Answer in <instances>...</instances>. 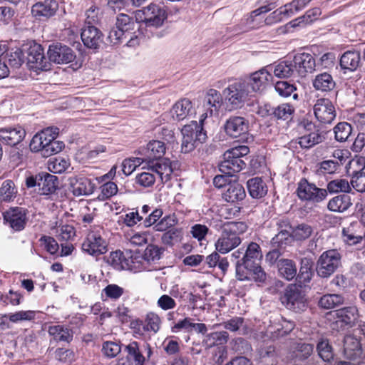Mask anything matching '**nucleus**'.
<instances>
[{"label":"nucleus","instance_id":"nucleus-25","mask_svg":"<svg viewBox=\"0 0 365 365\" xmlns=\"http://www.w3.org/2000/svg\"><path fill=\"white\" fill-rule=\"evenodd\" d=\"M336 322H340L341 327H352L359 317L358 308L356 306H349L339 309L335 312Z\"/></svg>","mask_w":365,"mask_h":365},{"label":"nucleus","instance_id":"nucleus-10","mask_svg":"<svg viewBox=\"0 0 365 365\" xmlns=\"http://www.w3.org/2000/svg\"><path fill=\"white\" fill-rule=\"evenodd\" d=\"M138 258L140 257L130 251L116 250L110 252L108 262L117 270H133L137 268L135 264L139 262Z\"/></svg>","mask_w":365,"mask_h":365},{"label":"nucleus","instance_id":"nucleus-48","mask_svg":"<svg viewBox=\"0 0 365 365\" xmlns=\"http://www.w3.org/2000/svg\"><path fill=\"white\" fill-rule=\"evenodd\" d=\"M269 115H274L277 119L287 120L294 112V107L289 103H282L267 110Z\"/></svg>","mask_w":365,"mask_h":365},{"label":"nucleus","instance_id":"nucleus-1","mask_svg":"<svg viewBox=\"0 0 365 365\" xmlns=\"http://www.w3.org/2000/svg\"><path fill=\"white\" fill-rule=\"evenodd\" d=\"M221 236L215 242L216 250L226 254L240 245V235L245 233L247 226L244 222H227L222 225Z\"/></svg>","mask_w":365,"mask_h":365},{"label":"nucleus","instance_id":"nucleus-17","mask_svg":"<svg viewBox=\"0 0 365 365\" xmlns=\"http://www.w3.org/2000/svg\"><path fill=\"white\" fill-rule=\"evenodd\" d=\"M249 122L242 116H230L224 125L226 134L232 138H238L247 134Z\"/></svg>","mask_w":365,"mask_h":365},{"label":"nucleus","instance_id":"nucleus-26","mask_svg":"<svg viewBox=\"0 0 365 365\" xmlns=\"http://www.w3.org/2000/svg\"><path fill=\"white\" fill-rule=\"evenodd\" d=\"M170 115L174 120L181 121L193 113L192 103L187 98L177 101L172 107Z\"/></svg>","mask_w":365,"mask_h":365},{"label":"nucleus","instance_id":"nucleus-61","mask_svg":"<svg viewBox=\"0 0 365 365\" xmlns=\"http://www.w3.org/2000/svg\"><path fill=\"white\" fill-rule=\"evenodd\" d=\"M9 320L12 323L21 321H31L35 318V312L31 310L19 311L15 313L8 314Z\"/></svg>","mask_w":365,"mask_h":365},{"label":"nucleus","instance_id":"nucleus-4","mask_svg":"<svg viewBox=\"0 0 365 365\" xmlns=\"http://www.w3.org/2000/svg\"><path fill=\"white\" fill-rule=\"evenodd\" d=\"M222 93L230 109H237L244 105L250 91L245 82L239 81L230 84Z\"/></svg>","mask_w":365,"mask_h":365},{"label":"nucleus","instance_id":"nucleus-2","mask_svg":"<svg viewBox=\"0 0 365 365\" xmlns=\"http://www.w3.org/2000/svg\"><path fill=\"white\" fill-rule=\"evenodd\" d=\"M182 135L181 150L182 153H187L192 151L199 145L205 142L207 134L203 128L198 125L195 120L185 125L181 129Z\"/></svg>","mask_w":365,"mask_h":365},{"label":"nucleus","instance_id":"nucleus-62","mask_svg":"<svg viewBox=\"0 0 365 365\" xmlns=\"http://www.w3.org/2000/svg\"><path fill=\"white\" fill-rule=\"evenodd\" d=\"M177 224V219L175 215H166L158 221L154 226V230L158 232L165 231Z\"/></svg>","mask_w":365,"mask_h":365},{"label":"nucleus","instance_id":"nucleus-21","mask_svg":"<svg viewBox=\"0 0 365 365\" xmlns=\"http://www.w3.org/2000/svg\"><path fill=\"white\" fill-rule=\"evenodd\" d=\"M25 135V130L19 125L0 129V140L11 146H14L21 143Z\"/></svg>","mask_w":365,"mask_h":365},{"label":"nucleus","instance_id":"nucleus-20","mask_svg":"<svg viewBox=\"0 0 365 365\" xmlns=\"http://www.w3.org/2000/svg\"><path fill=\"white\" fill-rule=\"evenodd\" d=\"M69 182L71 191L75 196L89 195L94 191V184L86 177H72Z\"/></svg>","mask_w":365,"mask_h":365},{"label":"nucleus","instance_id":"nucleus-46","mask_svg":"<svg viewBox=\"0 0 365 365\" xmlns=\"http://www.w3.org/2000/svg\"><path fill=\"white\" fill-rule=\"evenodd\" d=\"M340 168L336 161L326 160L317 164L315 172L318 175H333L339 173Z\"/></svg>","mask_w":365,"mask_h":365},{"label":"nucleus","instance_id":"nucleus-49","mask_svg":"<svg viewBox=\"0 0 365 365\" xmlns=\"http://www.w3.org/2000/svg\"><path fill=\"white\" fill-rule=\"evenodd\" d=\"M115 26L117 29L129 35L130 32L135 30L136 22L133 16L125 14H119L116 17Z\"/></svg>","mask_w":365,"mask_h":365},{"label":"nucleus","instance_id":"nucleus-53","mask_svg":"<svg viewBox=\"0 0 365 365\" xmlns=\"http://www.w3.org/2000/svg\"><path fill=\"white\" fill-rule=\"evenodd\" d=\"M317 350L319 357L324 361L329 362L334 359L333 349L327 339L319 341L317 346Z\"/></svg>","mask_w":365,"mask_h":365},{"label":"nucleus","instance_id":"nucleus-56","mask_svg":"<svg viewBox=\"0 0 365 365\" xmlns=\"http://www.w3.org/2000/svg\"><path fill=\"white\" fill-rule=\"evenodd\" d=\"M69 166V161L61 157L50 159L48 163V170L53 173H62L66 171Z\"/></svg>","mask_w":365,"mask_h":365},{"label":"nucleus","instance_id":"nucleus-23","mask_svg":"<svg viewBox=\"0 0 365 365\" xmlns=\"http://www.w3.org/2000/svg\"><path fill=\"white\" fill-rule=\"evenodd\" d=\"M81 37L83 44L92 49H97L102 41L101 32L93 25H86L82 29Z\"/></svg>","mask_w":365,"mask_h":365},{"label":"nucleus","instance_id":"nucleus-8","mask_svg":"<svg viewBox=\"0 0 365 365\" xmlns=\"http://www.w3.org/2000/svg\"><path fill=\"white\" fill-rule=\"evenodd\" d=\"M296 192L301 200L313 203H319L327 197L326 189L317 187L305 178L301 179L298 182Z\"/></svg>","mask_w":365,"mask_h":365},{"label":"nucleus","instance_id":"nucleus-40","mask_svg":"<svg viewBox=\"0 0 365 365\" xmlns=\"http://www.w3.org/2000/svg\"><path fill=\"white\" fill-rule=\"evenodd\" d=\"M165 145L160 140L150 141L145 148V155L149 161L159 160L165 153Z\"/></svg>","mask_w":365,"mask_h":365},{"label":"nucleus","instance_id":"nucleus-35","mask_svg":"<svg viewBox=\"0 0 365 365\" xmlns=\"http://www.w3.org/2000/svg\"><path fill=\"white\" fill-rule=\"evenodd\" d=\"M246 164L242 159L227 158L224 157V160L219 165L220 170L228 176H232L240 172Z\"/></svg>","mask_w":365,"mask_h":365},{"label":"nucleus","instance_id":"nucleus-38","mask_svg":"<svg viewBox=\"0 0 365 365\" xmlns=\"http://www.w3.org/2000/svg\"><path fill=\"white\" fill-rule=\"evenodd\" d=\"M274 0H265V1L268 3L267 5L262 6L250 13L249 17L247 19V24L250 28L255 29L260 26L263 19L262 14L267 13L275 8V6L272 2Z\"/></svg>","mask_w":365,"mask_h":365},{"label":"nucleus","instance_id":"nucleus-16","mask_svg":"<svg viewBox=\"0 0 365 365\" xmlns=\"http://www.w3.org/2000/svg\"><path fill=\"white\" fill-rule=\"evenodd\" d=\"M58 0H40L31 7L32 15L38 19H48L54 16L58 11Z\"/></svg>","mask_w":365,"mask_h":365},{"label":"nucleus","instance_id":"nucleus-28","mask_svg":"<svg viewBox=\"0 0 365 365\" xmlns=\"http://www.w3.org/2000/svg\"><path fill=\"white\" fill-rule=\"evenodd\" d=\"M222 197L225 201L235 203L243 200L246 197V192L240 183L233 181L227 185Z\"/></svg>","mask_w":365,"mask_h":365},{"label":"nucleus","instance_id":"nucleus-37","mask_svg":"<svg viewBox=\"0 0 365 365\" xmlns=\"http://www.w3.org/2000/svg\"><path fill=\"white\" fill-rule=\"evenodd\" d=\"M352 205L350 196L343 194L331 198L328 204L329 210L335 212H344Z\"/></svg>","mask_w":365,"mask_h":365},{"label":"nucleus","instance_id":"nucleus-31","mask_svg":"<svg viewBox=\"0 0 365 365\" xmlns=\"http://www.w3.org/2000/svg\"><path fill=\"white\" fill-rule=\"evenodd\" d=\"M222 104V98L220 92L213 88L208 90L203 108L209 110L210 116L218 113Z\"/></svg>","mask_w":365,"mask_h":365},{"label":"nucleus","instance_id":"nucleus-57","mask_svg":"<svg viewBox=\"0 0 365 365\" xmlns=\"http://www.w3.org/2000/svg\"><path fill=\"white\" fill-rule=\"evenodd\" d=\"M56 137H51L48 140V145L46 146L42 152L41 155L44 158H48L51 155H55L62 150L64 148V143L62 141L56 140Z\"/></svg>","mask_w":365,"mask_h":365},{"label":"nucleus","instance_id":"nucleus-45","mask_svg":"<svg viewBox=\"0 0 365 365\" xmlns=\"http://www.w3.org/2000/svg\"><path fill=\"white\" fill-rule=\"evenodd\" d=\"M344 302V299L341 294H328L320 298L318 305L322 309H331L343 304Z\"/></svg>","mask_w":365,"mask_h":365},{"label":"nucleus","instance_id":"nucleus-5","mask_svg":"<svg viewBox=\"0 0 365 365\" xmlns=\"http://www.w3.org/2000/svg\"><path fill=\"white\" fill-rule=\"evenodd\" d=\"M136 21L144 22L146 27L158 28L167 19V14L163 7L160 5L150 4L140 10L135 15Z\"/></svg>","mask_w":365,"mask_h":365},{"label":"nucleus","instance_id":"nucleus-64","mask_svg":"<svg viewBox=\"0 0 365 365\" xmlns=\"http://www.w3.org/2000/svg\"><path fill=\"white\" fill-rule=\"evenodd\" d=\"M128 34L120 29H117L116 26L111 29L108 35V41L113 45H117L127 39Z\"/></svg>","mask_w":365,"mask_h":365},{"label":"nucleus","instance_id":"nucleus-42","mask_svg":"<svg viewBox=\"0 0 365 365\" xmlns=\"http://www.w3.org/2000/svg\"><path fill=\"white\" fill-rule=\"evenodd\" d=\"M229 334L225 331H215L205 336L202 344L206 348L225 344L227 342Z\"/></svg>","mask_w":365,"mask_h":365},{"label":"nucleus","instance_id":"nucleus-54","mask_svg":"<svg viewBox=\"0 0 365 365\" xmlns=\"http://www.w3.org/2000/svg\"><path fill=\"white\" fill-rule=\"evenodd\" d=\"M293 15V9H288L286 4L280 7L279 9L274 11L265 19L266 24H272L281 21L284 16H289Z\"/></svg>","mask_w":365,"mask_h":365},{"label":"nucleus","instance_id":"nucleus-51","mask_svg":"<svg viewBox=\"0 0 365 365\" xmlns=\"http://www.w3.org/2000/svg\"><path fill=\"white\" fill-rule=\"evenodd\" d=\"M326 190L329 193H337L349 192L351 189L347 180L338 178L329 182Z\"/></svg>","mask_w":365,"mask_h":365},{"label":"nucleus","instance_id":"nucleus-55","mask_svg":"<svg viewBox=\"0 0 365 365\" xmlns=\"http://www.w3.org/2000/svg\"><path fill=\"white\" fill-rule=\"evenodd\" d=\"M164 249L155 245H148L145 248L143 258L148 263L158 261L163 253Z\"/></svg>","mask_w":365,"mask_h":365},{"label":"nucleus","instance_id":"nucleus-52","mask_svg":"<svg viewBox=\"0 0 365 365\" xmlns=\"http://www.w3.org/2000/svg\"><path fill=\"white\" fill-rule=\"evenodd\" d=\"M313 232L312 227L305 223H302L292 230V239L296 241H304L309 238Z\"/></svg>","mask_w":365,"mask_h":365},{"label":"nucleus","instance_id":"nucleus-58","mask_svg":"<svg viewBox=\"0 0 365 365\" xmlns=\"http://www.w3.org/2000/svg\"><path fill=\"white\" fill-rule=\"evenodd\" d=\"M342 238L343 240L349 245H356L362 240L361 236L356 235L353 225L343 228Z\"/></svg>","mask_w":365,"mask_h":365},{"label":"nucleus","instance_id":"nucleus-41","mask_svg":"<svg viewBox=\"0 0 365 365\" xmlns=\"http://www.w3.org/2000/svg\"><path fill=\"white\" fill-rule=\"evenodd\" d=\"M160 318L159 316L153 312H150L146 315L145 319L143 321H137L136 324L138 326V329L141 328L144 331H153L157 333L160 327Z\"/></svg>","mask_w":365,"mask_h":365},{"label":"nucleus","instance_id":"nucleus-12","mask_svg":"<svg viewBox=\"0 0 365 365\" xmlns=\"http://www.w3.org/2000/svg\"><path fill=\"white\" fill-rule=\"evenodd\" d=\"M236 276L239 280L254 279L257 282H264L267 279V274L258 263L249 262L246 266H237Z\"/></svg>","mask_w":365,"mask_h":365},{"label":"nucleus","instance_id":"nucleus-30","mask_svg":"<svg viewBox=\"0 0 365 365\" xmlns=\"http://www.w3.org/2000/svg\"><path fill=\"white\" fill-rule=\"evenodd\" d=\"M313 265L312 258L305 257L301 259L299 273H297L295 277L299 284H306L310 282L314 275Z\"/></svg>","mask_w":365,"mask_h":365},{"label":"nucleus","instance_id":"nucleus-34","mask_svg":"<svg viewBox=\"0 0 365 365\" xmlns=\"http://www.w3.org/2000/svg\"><path fill=\"white\" fill-rule=\"evenodd\" d=\"M312 86L317 91L329 92L335 88L336 83L331 74L324 72L314 77L312 81Z\"/></svg>","mask_w":365,"mask_h":365},{"label":"nucleus","instance_id":"nucleus-22","mask_svg":"<svg viewBox=\"0 0 365 365\" xmlns=\"http://www.w3.org/2000/svg\"><path fill=\"white\" fill-rule=\"evenodd\" d=\"M148 166V170L155 173L160 178L162 182H168L173 173L171 162L167 158L149 161Z\"/></svg>","mask_w":365,"mask_h":365},{"label":"nucleus","instance_id":"nucleus-39","mask_svg":"<svg viewBox=\"0 0 365 365\" xmlns=\"http://www.w3.org/2000/svg\"><path fill=\"white\" fill-rule=\"evenodd\" d=\"M248 192L253 198H262L267 193V187L262 178L256 177L247 182Z\"/></svg>","mask_w":365,"mask_h":365},{"label":"nucleus","instance_id":"nucleus-50","mask_svg":"<svg viewBox=\"0 0 365 365\" xmlns=\"http://www.w3.org/2000/svg\"><path fill=\"white\" fill-rule=\"evenodd\" d=\"M334 138L338 142H345L352 132L351 125L347 122H340L333 128Z\"/></svg>","mask_w":365,"mask_h":365},{"label":"nucleus","instance_id":"nucleus-13","mask_svg":"<svg viewBox=\"0 0 365 365\" xmlns=\"http://www.w3.org/2000/svg\"><path fill=\"white\" fill-rule=\"evenodd\" d=\"M47 54L50 61L58 64L68 63L76 58L73 50L61 43L50 45Z\"/></svg>","mask_w":365,"mask_h":365},{"label":"nucleus","instance_id":"nucleus-15","mask_svg":"<svg viewBox=\"0 0 365 365\" xmlns=\"http://www.w3.org/2000/svg\"><path fill=\"white\" fill-rule=\"evenodd\" d=\"M313 110L316 118L322 123H331L336 117L334 106L328 98L318 99Z\"/></svg>","mask_w":365,"mask_h":365},{"label":"nucleus","instance_id":"nucleus-44","mask_svg":"<svg viewBox=\"0 0 365 365\" xmlns=\"http://www.w3.org/2000/svg\"><path fill=\"white\" fill-rule=\"evenodd\" d=\"M324 135L319 130H316L299 138L298 143L302 148L308 149L315 145L321 143L324 140Z\"/></svg>","mask_w":365,"mask_h":365},{"label":"nucleus","instance_id":"nucleus-24","mask_svg":"<svg viewBox=\"0 0 365 365\" xmlns=\"http://www.w3.org/2000/svg\"><path fill=\"white\" fill-rule=\"evenodd\" d=\"M294 68L300 76L312 73L315 70L316 63L314 57L307 53H297L294 57Z\"/></svg>","mask_w":365,"mask_h":365},{"label":"nucleus","instance_id":"nucleus-63","mask_svg":"<svg viewBox=\"0 0 365 365\" xmlns=\"http://www.w3.org/2000/svg\"><path fill=\"white\" fill-rule=\"evenodd\" d=\"M39 242L51 255L56 254L59 249L58 244L53 237L43 235L39 239Z\"/></svg>","mask_w":365,"mask_h":365},{"label":"nucleus","instance_id":"nucleus-7","mask_svg":"<svg viewBox=\"0 0 365 365\" xmlns=\"http://www.w3.org/2000/svg\"><path fill=\"white\" fill-rule=\"evenodd\" d=\"M26 185L28 187H37V192L40 195H49L53 193L58 188V180L53 175L41 173L27 178Z\"/></svg>","mask_w":365,"mask_h":365},{"label":"nucleus","instance_id":"nucleus-36","mask_svg":"<svg viewBox=\"0 0 365 365\" xmlns=\"http://www.w3.org/2000/svg\"><path fill=\"white\" fill-rule=\"evenodd\" d=\"M262 258V253L259 245L256 242H250L245 252L243 257L241 260L236 262V267L246 266L247 262L257 263L256 260Z\"/></svg>","mask_w":365,"mask_h":365},{"label":"nucleus","instance_id":"nucleus-9","mask_svg":"<svg viewBox=\"0 0 365 365\" xmlns=\"http://www.w3.org/2000/svg\"><path fill=\"white\" fill-rule=\"evenodd\" d=\"M82 250L89 255L98 257L108 251V242L103 237L100 230L92 231L82 243Z\"/></svg>","mask_w":365,"mask_h":365},{"label":"nucleus","instance_id":"nucleus-14","mask_svg":"<svg viewBox=\"0 0 365 365\" xmlns=\"http://www.w3.org/2000/svg\"><path fill=\"white\" fill-rule=\"evenodd\" d=\"M125 351L128 353V359L133 361L131 365H143L145 361L143 354H145L148 359L152 354L151 347L146 342L140 345L137 341H131L125 346Z\"/></svg>","mask_w":365,"mask_h":365},{"label":"nucleus","instance_id":"nucleus-32","mask_svg":"<svg viewBox=\"0 0 365 365\" xmlns=\"http://www.w3.org/2000/svg\"><path fill=\"white\" fill-rule=\"evenodd\" d=\"M361 56L359 51H347L341 56L340 66L344 71H355L359 66Z\"/></svg>","mask_w":365,"mask_h":365},{"label":"nucleus","instance_id":"nucleus-11","mask_svg":"<svg viewBox=\"0 0 365 365\" xmlns=\"http://www.w3.org/2000/svg\"><path fill=\"white\" fill-rule=\"evenodd\" d=\"M272 67L267 66L252 73L246 83L247 88L252 92H262L264 91L269 81L272 80Z\"/></svg>","mask_w":365,"mask_h":365},{"label":"nucleus","instance_id":"nucleus-27","mask_svg":"<svg viewBox=\"0 0 365 365\" xmlns=\"http://www.w3.org/2000/svg\"><path fill=\"white\" fill-rule=\"evenodd\" d=\"M344 354L347 358L355 360L361 358L363 349L360 340L354 335H347L344 339Z\"/></svg>","mask_w":365,"mask_h":365},{"label":"nucleus","instance_id":"nucleus-47","mask_svg":"<svg viewBox=\"0 0 365 365\" xmlns=\"http://www.w3.org/2000/svg\"><path fill=\"white\" fill-rule=\"evenodd\" d=\"M274 76L277 78H289L294 73V68L292 62L283 61L275 66H272Z\"/></svg>","mask_w":365,"mask_h":365},{"label":"nucleus","instance_id":"nucleus-29","mask_svg":"<svg viewBox=\"0 0 365 365\" xmlns=\"http://www.w3.org/2000/svg\"><path fill=\"white\" fill-rule=\"evenodd\" d=\"M277 267L279 275L287 281L292 280L297 276V264L292 259H279L277 262Z\"/></svg>","mask_w":365,"mask_h":365},{"label":"nucleus","instance_id":"nucleus-3","mask_svg":"<svg viewBox=\"0 0 365 365\" xmlns=\"http://www.w3.org/2000/svg\"><path fill=\"white\" fill-rule=\"evenodd\" d=\"M341 265V255L336 250L324 252L317 262L316 271L322 278H328Z\"/></svg>","mask_w":365,"mask_h":365},{"label":"nucleus","instance_id":"nucleus-43","mask_svg":"<svg viewBox=\"0 0 365 365\" xmlns=\"http://www.w3.org/2000/svg\"><path fill=\"white\" fill-rule=\"evenodd\" d=\"M17 195V188L11 180H4L0 187V201L9 202L13 201Z\"/></svg>","mask_w":365,"mask_h":365},{"label":"nucleus","instance_id":"nucleus-18","mask_svg":"<svg viewBox=\"0 0 365 365\" xmlns=\"http://www.w3.org/2000/svg\"><path fill=\"white\" fill-rule=\"evenodd\" d=\"M4 219L14 231H21L27 221L26 210L18 207L11 208L4 213Z\"/></svg>","mask_w":365,"mask_h":365},{"label":"nucleus","instance_id":"nucleus-6","mask_svg":"<svg viewBox=\"0 0 365 365\" xmlns=\"http://www.w3.org/2000/svg\"><path fill=\"white\" fill-rule=\"evenodd\" d=\"M282 302L288 309L302 312L307 309V302L304 292L296 284H289L282 297Z\"/></svg>","mask_w":365,"mask_h":365},{"label":"nucleus","instance_id":"nucleus-33","mask_svg":"<svg viewBox=\"0 0 365 365\" xmlns=\"http://www.w3.org/2000/svg\"><path fill=\"white\" fill-rule=\"evenodd\" d=\"M48 334L52 336V340L56 342L69 343L73 340V331L63 325L50 326L48 329Z\"/></svg>","mask_w":365,"mask_h":365},{"label":"nucleus","instance_id":"nucleus-60","mask_svg":"<svg viewBox=\"0 0 365 365\" xmlns=\"http://www.w3.org/2000/svg\"><path fill=\"white\" fill-rule=\"evenodd\" d=\"M350 183L356 191L365 192V171L364 169L353 174Z\"/></svg>","mask_w":365,"mask_h":365},{"label":"nucleus","instance_id":"nucleus-59","mask_svg":"<svg viewBox=\"0 0 365 365\" xmlns=\"http://www.w3.org/2000/svg\"><path fill=\"white\" fill-rule=\"evenodd\" d=\"M292 239L291 232H278L271 240V244L273 247H282L284 245L291 242Z\"/></svg>","mask_w":365,"mask_h":365},{"label":"nucleus","instance_id":"nucleus-19","mask_svg":"<svg viewBox=\"0 0 365 365\" xmlns=\"http://www.w3.org/2000/svg\"><path fill=\"white\" fill-rule=\"evenodd\" d=\"M28 63L36 69L47 70L48 65L44 56L43 48L40 44L34 43L27 51Z\"/></svg>","mask_w":365,"mask_h":365}]
</instances>
